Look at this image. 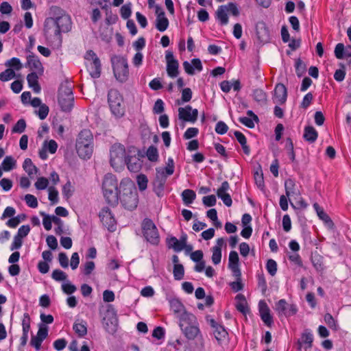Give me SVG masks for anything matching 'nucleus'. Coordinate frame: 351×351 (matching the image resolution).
Masks as SVG:
<instances>
[{"mask_svg": "<svg viewBox=\"0 0 351 351\" xmlns=\"http://www.w3.org/2000/svg\"><path fill=\"white\" fill-rule=\"evenodd\" d=\"M119 198L125 208L133 210L136 208L138 203V193L131 180L126 178L121 180Z\"/></svg>", "mask_w": 351, "mask_h": 351, "instance_id": "nucleus-1", "label": "nucleus"}, {"mask_svg": "<svg viewBox=\"0 0 351 351\" xmlns=\"http://www.w3.org/2000/svg\"><path fill=\"white\" fill-rule=\"evenodd\" d=\"M93 136L90 130L84 129L78 134L76 141V151L82 159H89L93 152Z\"/></svg>", "mask_w": 351, "mask_h": 351, "instance_id": "nucleus-2", "label": "nucleus"}, {"mask_svg": "<svg viewBox=\"0 0 351 351\" xmlns=\"http://www.w3.org/2000/svg\"><path fill=\"white\" fill-rule=\"evenodd\" d=\"M102 191L108 204L115 206L118 204V182L114 175L112 173L105 175L102 183Z\"/></svg>", "mask_w": 351, "mask_h": 351, "instance_id": "nucleus-3", "label": "nucleus"}, {"mask_svg": "<svg viewBox=\"0 0 351 351\" xmlns=\"http://www.w3.org/2000/svg\"><path fill=\"white\" fill-rule=\"evenodd\" d=\"M43 32L44 36L49 43L57 47L60 45L62 43V32L53 17H49L45 19Z\"/></svg>", "mask_w": 351, "mask_h": 351, "instance_id": "nucleus-4", "label": "nucleus"}, {"mask_svg": "<svg viewBox=\"0 0 351 351\" xmlns=\"http://www.w3.org/2000/svg\"><path fill=\"white\" fill-rule=\"evenodd\" d=\"M51 12L53 15V20L61 32H68L71 30L72 23L69 14L58 6H52Z\"/></svg>", "mask_w": 351, "mask_h": 351, "instance_id": "nucleus-5", "label": "nucleus"}, {"mask_svg": "<svg viewBox=\"0 0 351 351\" xmlns=\"http://www.w3.org/2000/svg\"><path fill=\"white\" fill-rule=\"evenodd\" d=\"M58 104L62 111L69 112L74 103L72 89L67 85H61L58 90Z\"/></svg>", "mask_w": 351, "mask_h": 351, "instance_id": "nucleus-6", "label": "nucleus"}, {"mask_svg": "<svg viewBox=\"0 0 351 351\" xmlns=\"http://www.w3.org/2000/svg\"><path fill=\"white\" fill-rule=\"evenodd\" d=\"M108 100L110 110L117 117H121L124 114L123 99L121 95L116 89H111L108 92Z\"/></svg>", "mask_w": 351, "mask_h": 351, "instance_id": "nucleus-7", "label": "nucleus"}, {"mask_svg": "<svg viewBox=\"0 0 351 351\" xmlns=\"http://www.w3.org/2000/svg\"><path fill=\"white\" fill-rule=\"evenodd\" d=\"M112 63L116 79L121 82H125L129 74L127 59L124 57L116 56L112 58Z\"/></svg>", "mask_w": 351, "mask_h": 351, "instance_id": "nucleus-8", "label": "nucleus"}, {"mask_svg": "<svg viewBox=\"0 0 351 351\" xmlns=\"http://www.w3.org/2000/svg\"><path fill=\"white\" fill-rule=\"evenodd\" d=\"M110 156V165L114 169L118 170L125 165V149L123 145L114 144L111 147Z\"/></svg>", "mask_w": 351, "mask_h": 351, "instance_id": "nucleus-9", "label": "nucleus"}, {"mask_svg": "<svg viewBox=\"0 0 351 351\" xmlns=\"http://www.w3.org/2000/svg\"><path fill=\"white\" fill-rule=\"evenodd\" d=\"M143 233L146 240L152 245H158L160 237L154 223L149 219H145L142 223Z\"/></svg>", "mask_w": 351, "mask_h": 351, "instance_id": "nucleus-10", "label": "nucleus"}, {"mask_svg": "<svg viewBox=\"0 0 351 351\" xmlns=\"http://www.w3.org/2000/svg\"><path fill=\"white\" fill-rule=\"evenodd\" d=\"M102 324L105 330L111 334L117 331L118 319L114 310H108L102 319Z\"/></svg>", "mask_w": 351, "mask_h": 351, "instance_id": "nucleus-11", "label": "nucleus"}, {"mask_svg": "<svg viewBox=\"0 0 351 351\" xmlns=\"http://www.w3.org/2000/svg\"><path fill=\"white\" fill-rule=\"evenodd\" d=\"M198 110L193 109L189 105L178 108V117L186 122L195 123L197 119Z\"/></svg>", "mask_w": 351, "mask_h": 351, "instance_id": "nucleus-12", "label": "nucleus"}, {"mask_svg": "<svg viewBox=\"0 0 351 351\" xmlns=\"http://www.w3.org/2000/svg\"><path fill=\"white\" fill-rule=\"evenodd\" d=\"M99 218L103 225L110 232L115 230L116 221L110 209L104 207L99 213Z\"/></svg>", "mask_w": 351, "mask_h": 351, "instance_id": "nucleus-13", "label": "nucleus"}, {"mask_svg": "<svg viewBox=\"0 0 351 351\" xmlns=\"http://www.w3.org/2000/svg\"><path fill=\"white\" fill-rule=\"evenodd\" d=\"M187 241V235L183 234L180 239L176 237H171L167 239V244L169 248H172L175 252H181L184 249Z\"/></svg>", "mask_w": 351, "mask_h": 351, "instance_id": "nucleus-14", "label": "nucleus"}, {"mask_svg": "<svg viewBox=\"0 0 351 351\" xmlns=\"http://www.w3.org/2000/svg\"><path fill=\"white\" fill-rule=\"evenodd\" d=\"M156 176L159 178L162 177L163 181L160 185L162 186L166 178L168 176H171L174 172V162L172 158H169L167 162L166 163V167L165 168H156Z\"/></svg>", "mask_w": 351, "mask_h": 351, "instance_id": "nucleus-15", "label": "nucleus"}, {"mask_svg": "<svg viewBox=\"0 0 351 351\" xmlns=\"http://www.w3.org/2000/svg\"><path fill=\"white\" fill-rule=\"evenodd\" d=\"M285 193L288 197H293L294 199L300 197L301 193L296 185V183L293 179H287L285 182Z\"/></svg>", "mask_w": 351, "mask_h": 351, "instance_id": "nucleus-16", "label": "nucleus"}, {"mask_svg": "<svg viewBox=\"0 0 351 351\" xmlns=\"http://www.w3.org/2000/svg\"><path fill=\"white\" fill-rule=\"evenodd\" d=\"M239 255L236 251H231L229 254L228 267L231 269L234 276L241 275V269L239 265Z\"/></svg>", "mask_w": 351, "mask_h": 351, "instance_id": "nucleus-17", "label": "nucleus"}, {"mask_svg": "<svg viewBox=\"0 0 351 351\" xmlns=\"http://www.w3.org/2000/svg\"><path fill=\"white\" fill-rule=\"evenodd\" d=\"M287 97V91L285 86L282 84H278L274 90V102L279 104H284Z\"/></svg>", "mask_w": 351, "mask_h": 351, "instance_id": "nucleus-18", "label": "nucleus"}, {"mask_svg": "<svg viewBox=\"0 0 351 351\" xmlns=\"http://www.w3.org/2000/svg\"><path fill=\"white\" fill-rule=\"evenodd\" d=\"M177 318L179 319V326L181 329L197 322L196 317L186 311L178 316Z\"/></svg>", "mask_w": 351, "mask_h": 351, "instance_id": "nucleus-19", "label": "nucleus"}, {"mask_svg": "<svg viewBox=\"0 0 351 351\" xmlns=\"http://www.w3.org/2000/svg\"><path fill=\"white\" fill-rule=\"evenodd\" d=\"M225 244L223 238H219L217 240L216 245L212 248V261L215 265L220 263L221 260V248Z\"/></svg>", "mask_w": 351, "mask_h": 351, "instance_id": "nucleus-20", "label": "nucleus"}, {"mask_svg": "<svg viewBox=\"0 0 351 351\" xmlns=\"http://www.w3.org/2000/svg\"><path fill=\"white\" fill-rule=\"evenodd\" d=\"M258 306L261 319L267 326H270L273 323V320L268 306L263 301H261Z\"/></svg>", "mask_w": 351, "mask_h": 351, "instance_id": "nucleus-21", "label": "nucleus"}, {"mask_svg": "<svg viewBox=\"0 0 351 351\" xmlns=\"http://www.w3.org/2000/svg\"><path fill=\"white\" fill-rule=\"evenodd\" d=\"M181 330L184 336L189 340H194L196 337L202 335L198 322H196L195 324L182 328Z\"/></svg>", "mask_w": 351, "mask_h": 351, "instance_id": "nucleus-22", "label": "nucleus"}, {"mask_svg": "<svg viewBox=\"0 0 351 351\" xmlns=\"http://www.w3.org/2000/svg\"><path fill=\"white\" fill-rule=\"evenodd\" d=\"M125 164L131 172H138L141 168V161L135 156L126 158Z\"/></svg>", "mask_w": 351, "mask_h": 351, "instance_id": "nucleus-23", "label": "nucleus"}, {"mask_svg": "<svg viewBox=\"0 0 351 351\" xmlns=\"http://www.w3.org/2000/svg\"><path fill=\"white\" fill-rule=\"evenodd\" d=\"M86 65L92 77H99L101 75V62L99 59H96V62H88V64H86Z\"/></svg>", "mask_w": 351, "mask_h": 351, "instance_id": "nucleus-24", "label": "nucleus"}, {"mask_svg": "<svg viewBox=\"0 0 351 351\" xmlns=\"http://www.w3.org/2000/svg\"><path fill=\"white\" fill-rule=\"evenodd\" d=\"M256 34L258 39L263 43H267L269 40V30L263 23L256 26Z\"/></svg>", "mask_w": 351, "mask_h": 351, "instance_id": "nucleus-25", "label": "nucleus"}, {"mask_svg": "<svg viewBox=\"0 0 351 351\" xmlns=\"http://www.w3.org/2000/svg\"><path fill=\"white\" fill-rule=\"evenodd\" d=\"M169 304L176 317L186 311L184 306L178 298L170 299Z\"/></svg>", "mask_w": 351, "mask_h": 351, "instance_id": "nucleus-26", "label": "nucleus"}, {"mask_svg": "<svg viewBox=\"0 0 351 351\" xmlns=\"http://www.w3.org/2000/svg\"><path fill=\"white\" fill-rule=\"evenodd\" d=\"M236 300V308L237 309L242 313L243 314H246L249 311V308L247 307V301L245 297L243 294H238L235 297Z\"/></svg>", "mask_w": 351, "mask_h": 351, "instance_id": "nucleus-27", "label": "nucleus"}, {"mask_svg": "<svg viewBox=\"0 0 351 351\" xmlns=\"http://www.w3.org/2000/svg\"><path fill=\"white\" fill-rule=\"evenodd\" d=\"M313 207L320 219H322L329 228L333 227V222L330 217L324 211L317 203L313 204Z\"/></svg>", "mask_w": 351, "mask_h": 351, "instance_id": "nucleus-28", "label": "nucleus"}, {"mask_svg": "<svg viewBox=\"0 0 351 351\" xmlns=\"http://www.w3.org/2000/svg\"><path fill=\"white\" fill-rule=\"evenodd\" d=\"M169 25V21L165 16V12L161 11L156 19V27L160 32L165 31Z\"/></svg>", "mask_w": 351, "mask_h": 351, "instance_id": "nucleus-29", "label": "nucleus"}, {"mask_svg": "<svg viewBox=\"0 0 351 351\" xmlns=\"http://www.w3.org/2000/svg\"><path fill=\"white\" fill-rule=\"evenodd\" d=\"M217 19L219 21L221 25H226L228 23V16L226 6L223 5L219 6L216 12Z\"/></svg>", "mask_w": 351, "mask_h": 351, "instance_id": "nucleus-30", "label": "nucleus"}, {"mask_svg": "<svg viewBox=\"0 0 351 351\" xmlns=\"http://www.w3.org/2000/svg\"><path fill=\"white\" fill-rule=\"evenodd\" d=\"M304 138L312 143H314L317 138V136H318V134H317V132L316 131V130L312 127V126H306L305 128H304Z\"/></svg>", "mask_w": 351, "mask_h": 351, "instance_id": "nucleus-31", "label": "nucleus"}, {"mask_svg": "<svg viewBox=\"0 0 351 351\" xmlns=\"http://www.w3.org/2000/svg\"><path fill=\"white\" fill-rule=\"evenodd\" d=\"M38 77L36 72H32L27 76L29 86L31 87L36 93H39L40 90V87L38 82Z\"/></svg>", "mask_w": 351, "mask_h": 351, "instance_id": "nucleus-32", "label": "nucleus"}, {"mask_svg": "<svg viewBox=\"0 0 351 351\" xmlns=\"http://www.w3.org/2000/svg\"><path fill=\"white\" fill-rule=\"evenodd\" d=\"M27 65L31 70L36 72L43 71V66L38 58L34 56L27 57Z\"/></svg>", "mask_w": 351, "mask_h": 351, "instance_id": "nucleus-33", "label": "nucleus"}, {"mask_svg": "<svg viewBox=\"0 0 351 351\" xmlns=\"http://www.w3.org/2000/svg\"><path fill=\"white\" fill-rule=\"evenodd\" d=\"M24 170L27 172L29 177H32L38 172V168L33 164L30 158H26L23 164Z\"/></svg>", "mask_w": 351, "mask_h": 351, "instance_id": "nucleus-34", "label": "nucleus"}, {"mask_svg": "<svg viewBox=\"0 0 351 351\" xmlns=\"http://www.w3.org/2000/svg\"><path fill=\"white\" fill-rule=\"evenodd\" d=\"M182 198L185 205H189L193 203L196 197V194L194 191L191 189H185L182 193Z\"/></svg>", "mask_w": 351, "mask_h": 351, "instance_id": "nucleus-35", "label": "nucleus"}, {"mask_svg": "<svg viewBox=\"0 0 351 351\" xmlns=\"http://www.w3.org/2000/svg\"><path fill=\"white\" fill-rule=\"evenodd\" d=\"M234 134L237 140L239 141V143L242 146V149L243 150V152L246 155H249L250 153V149L247 145V140H246L245 136L239 131H235L234 132Z\"/></svg>", "mask_w": 351, "mask_h": 351, "instance_id": "nucleus-36", "label": "nucleus"}, {"mask_svg": "<svg viewBox=\"0 0 351 351\" xmlns=\"http://www.w3.org/2000/svg\"><path fill=\"white\" fill-rule=\"evenodd\" d=\"M213 334L219 343H221L222 341L225 340L228 336L227 331L221 324L213 329Z\"/></svg>", "mask_w": 351, "mask_h": 351, "instance_id": "nucleus-37", "label": "nucleus"}, {"mask_svg": "<svg viewBox=\"0 0 351 351\" xmlns=\"http://www.w3.org/2000/svg\"><path fill=\"white\" fill-rule=\"evenodd\" d=\"M179 64L178 61H171L167 64V72L169 77L173 78L178 75Z\"/></svg>", "mask_w": 351, "mask_h": 351, "instance_id": "nucleus-38", "label": "nucleus"}, {"mask_svg": "<svg viewBox=\"0 0 351 351\" xmlns=\"http://www.w3.org/2000/svg\"><path fill=\"white\" fill-rule=\"evenodd\" d=\"M253 98L254 99L260 103L261 104H265L267 101V94L266 93L261 89L256 88L253 91Z\"/></svg>", "mask_w": 351, "mask_h": 351, "instance_id": "nucleus-39", "label": "nucleus"}, {"mask_svg": "<svg viewBox=\"0 0 351 351\" xmlns=\"http://www.w3.org/2000/svg\"><path fill=\"white\" fill-rule=\"evenodd\" d=\"M2 169L5 171H9L13 169L16 166V160L13 157L7 156L5 157L2 162Z\"/></svg>", "mask_w": 351, "mask_h": 351, "instance_id": "nucleus-40", "label": "nucleus"}, {"mask_svg": "<svg viewBox=\"0 0 351 351\" xmlns=\"http://www.w3.org/2000/svg\"><path fill=\"white\" fill-rule=\"evenodd\" d=\"M73 329L80 337H82L87 334L86 323L75 322L73 324Z\"/></svg>", "mask_w": 351, "mask_h": 351, "instance_id": "nucleus-41", "label": "nucleus"}, {"mask_svg": "<svg viewBox=\"0 0 351 351\" xmlns=\"http://www.w3.org/2000/svg\"><path fill=\"white\" fill-rule=\"evenodd\" d=\"M5 65L7 67L14 69V71H19L23 67L22 63L18 58H12L7 60Z\"/></svg>", "mask_w": 351, "mask_h": 351, "instance_id": "nucleus-42", "label": "nucleus"}, {"mask_svg": "<svg viewBox=\"0 0 351 351\" xmlns=\"http://www.w3.org/2000/svg\"><path fill=\"white\" fill-rule=\"evenodd\" d=\"M16 73L14 69L8 68L0 73V80L1 82H8L16 77Z\"/></svg>", "mask_w": 351, "mask_h": 351, "instance_id": "nucleus-43", "label": "nucleus"}, {"mask_svg": "<svg viewBox=\"0 0 351 351\" xmlns=\"http://www.w3.org/2000/svg\"><path fill=\"white\" fill-rule=\"evenodd\" d=\"M173 277L176 280H180L184 275V269L182 264H176L173 270Z\"/></svg>", "mask_w": 351, "mask_h": 351, "instance_id": "nucleus-44", "label": "nucleus"}, {"mask_svg": "<svg viewBox=\"0 0 351 351\" xmlns=\"http://www.w3.org/2000/svg\"><path fill=\"white\" fill-rule=\"evenodd\" d=\"M147 157L152 162H156L158 159V149L154 146H150L146 152Z\"/></svg>", "mask_w": 351, "mask_h": 351, "instance_id": "nucleus-45", "label": "nucleus"}, {"mask_svg": "<svg viewBox=\"0 0 351 351\" xmlns=\"http://www.w3.org/2000/svg\"><path fill=\"white\" fill-rule=\"evenodd\" d=\"M288 307V304L285 300L281 299L276 304L275 309L279 316L284 315Z\"/></svg>", "mask_w": 351, "mask_h": 351, "instance_id": "nucleus-46", "label": "nucleus"}, {"mask_svg": "<svg viewBox=\"0 0 351 351\" xmlns=\"http://www.w3.org/2000/svg\"><path fill=\"white\" fill-rule=\"evenodd\" d=\"M121 16L123 19H128L132 14V3L124 4L120 10Z\"/></svg>", "mask_w": 351, "mask_h": 351, "instance_id": "nucleus-47", "label": "nucleus"}, {"mask_svg": "<svg viewBox=\"0 0 351 351\" xmlns=\"http://www.w3.org/2000/svg\"><path fill=\"white\" fill-rule=\"evenodd\" d=\"M136 181L140 191H143L147 189L148 180L145 175H138L136 178Z\"/></svg>", "mask_w": 351, "mask_h": 351, "instance_id": "nucleus-48", "label": "nucleus"}, {"mask_svg": "<svg viewBox=\"0 0 351 351\" xmlns=\"http://www.w3.org/2000/svg\"><path fill=\"white\" fill-rule=\"evenodd\" d=\"M43 146L47 149V152L48 151L50 154H55L58 148V144L54 140L45 141Z\"/></svg>", "mask_w": 351, "mask_h": 351, "instance_id": "nucleus-49", "label": "nucleus"}, {"mask_svg": "<svg viewBox=\"0 0 351 351\" xmlns=\"http://www.w3.org/2000/svg\"><path fill=\"white\" fill-rule=\"evenodd\" d=\"M73 186L71 184V182L68 180L67 182L62 187V195L66 199L70 198L73 193Z\"/></svg>", "mask_w": 351, "mask_h": 351, "instance_id": "nucleus-50", "label": "nucleus"}, {"mask_svg": "<svg viewBox=\"0 0 351 351\" xmlns=\"http://www.w3.org/2000/svg\"><path fill=\"white\" fill-rule=\"evenodd\" d=\"M313 340V334L310 331H305L301 337L302 343L307 344L308 348L312 346Z\"/></svg>", "mask_w": 351, "mask_h": 351, "instance_id": "nucleus-51", "label": "nucleus"}, {"mask_svg": "<svg viewBox=\"0 0 351 351\" xmlns=\"http://www.w3.org/2000/svg\"><path fill=\"white\" fill-rule=\"evenodd\" d=\"M266 268L268 273L274 276L276 275L277 271V263L273 259H269L267 262Z\"/></svg>", "mask_w": 351, "mask_h": 351, "instance_id": "nucleus-52", "label": "nucleus"}, {"mask_svg": "<svg viewBox=\"0 0 351 351\" xmlns=\"http://www.w3.org/2000/svg\"><path fill=\"white\" fill-rule=\"evenodd\" d=\"M335 56L337 59H343L345 56V46L343 43H338L335 48Z\"/></svg>", "mask_w": 351, "mask_h": 351, "instance_id": "nucleus-53", "label": "nucleus"}, {"mask_svg": "<svg viewBox=\"0 0 351 351\" xmlns=\"http://www.w3.org/2000/svg\"><path fill=\"white\" fill-rule=\"evenodd\" d=\"M295 71L298 77L302 76L306 72V64L300 59L295 62Z\"/></svg>", "mask_w": 351, "mask_h": 351, "instance_id": "nucleus-54", "label": "nucleus"}, {"mask_svg": "<svg viewBox=\"0 0 351 351\" xmlns=\"http://www.w3.org/2000/svg\"><path fill=\"white\" fill-rule=\"evenodd\" d=\"M51 277L56 281H63L66 279L67 275L62 270L55 269L52 272Z\"/></svg>", "mask_w": 351, "mask_h": 351, "instance_id": "nucleus-55", "label": "nucleus"}, {"mask_svg": "<svg viewBox=\"0 0 351 351\" xmlns=\"http://www.w3.org/2000/svg\"><path fill=\"white\" fill-rule=\"evenodd\" d=\"M26 123L24 119H19L12 128V132L22 133L25 131Z\"/></svg>", "mask_w": 351, "mask_h": 351, "instance_id": "nucleus-56", "label": "nucleus"}, {"mask_svg": "<svg viewBox=\"0 0 351 351\" xmlns=\"http://www.w3.org/2000/svg\"><path fill=\"white\" fill-rule=\"evenodd\" d=\"M38 337L41 339L43 341L48 336V328L44 324H39V328L37 332Z\"/></svg>", "mask_w": 351, "mask_h": 351, "instance_id": "nucleus-57", "label": "nucleus"}, {"mask_svg": "<svg viewBox=\"0 0 351 351\" xmlns=\"http://www.w3.org/2000/svg\"><path fill=\"white\" fill-rule=\"evenodd\" d=\"M95 265L93 261H87L82 268V273L86 275H90L95 269Z\"/></svg>", "mask_w": 351, "mask_h": 351, "instance_id": "nucleus-58", "label": "nucleus"}, {"mask_svg": "<svg viewBox=\"0 0 351 351\" xmlns=\"http://www.w3.org/2000/svg\"><path fill=\"white\" fill-rule=\"evenodd\" d=\"M25 200L26 204L29 206L30 208H36L38 206V201L36 197L31 194H27L25 196Z\"/></svg>", "mask_w": 351, "mask_h": 351, "instance_id": "nucleus-59", "label": "nucleus"}, {"mask_svg": "<svg viewBox=\"0 0 351 351\" xmlns=\"http://www.w3.org/2000/svg\"><path fill=\"white\" fill-rule=\"evenodd\" d=\"M49 199L52 204H56L58 202V191L53 186L49 188Z\"/></svg>", "mask_w": 351, "mask_h": 351, "instance_id": "nucleus-60", "label": "nucleus"}, {"mask_svg": "<svg viewBox=\"0 0 351 351\" xmlns=\"http://www.w3.org/2000/svg\"><path fill=\"white\" fill-rule=\"evenodd\" d=\"M48 184V180L46 178L41 177L38 178L37 181L35 183V187L38 190H44L47 187Z\"/></svg>", "mask_w": 351, "mask_h": 351, "instance_id": "nucleus-61", "label": "nucleus"}, {"mask_svg": "<svg viewBox=\"0 0 351 351\" xmlns=\"http://www.w3.org/2000/svg\"><path fill=\"white\" fill-rule=\"evenodd\" d=\"M165 110L164 102L161 99H158L154 104L153 112L154 114H160Z\"/></svg>", "mask_w": 351, "mask_h": 351, "instance_id": "nucleus-62", "label": "nucleus"}, {"mask_svg": "<svg viewBox=\"0 0 351 351\" xmlns=\"http://www.w3.org/2000/svg\"><path fill=\"white\" fill-rule=\"evenodd\" d=\"M49 111V107L45 104H42L37 111V114L41 120H43L47 117Z\"/></svg>", "mask_w": 351, "mask_h": 351, "instance_id": "nucleus-63", "label": "nucleus"}, {"mask_svg": "<svg viewBox=\"0 0 351 351\" xmlns=\"http://www.w3.org/2000/svg\"><path fill=\"white\" fill-rule=\"evenodd\" d=\"M202 202L206 206L210 207L216 204L217 199L214 195H210L204 196L202 199Z\"/></svg>", "mask_w": 351, "mask_h": 351, "instance_id": "nucleus-64", "label": "nucleus"}]
</instances>
